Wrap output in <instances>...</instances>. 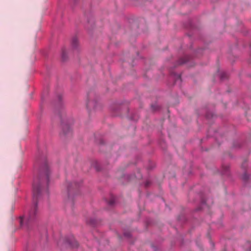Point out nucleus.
I'll return each mask as SVG.
<instances>
[{"instance_id":"f257e3e1","label":"nucleus","mask_w":251,"mask_h":251,"mask_svg":"<svg viewBox=\"0 0 251 251\" xmlns=\"http://www.w3.org/2000/svg\"><path fill=\"white\" fill-rule=\"evenodd\" d=\"M38 167V175L34 176L32 184V194L33 205L27 214L21 217L20 224L23 225L24 221L28 226L36 218L38 201L46 193L48 195V185L50 182V171L47 164L46 156L37 158L34 165V168Z\"/></svg>"},{"instance_id":"f03ea898","label":"nucleus","mask_w":251,"mask_h":251,"mask_svg":"<svg viewBox=\"0 0 251 251\" xmlns=\"http://www.w3.org/2000/svg\"><path fill=\"white\" fill-rule=\"evenodd\" d=\"M79 186L75 182L70 183L67 185L68 198L70 199L76 193Z\"/></svg>"},{"instance_id":"7ed1b4c3","label":"nucleus","mask_w":251,"mask_h":251,"mask_svg":"<svg viewBox=\"0 0 251 251\" xmlns=\"http://www.w3.org/2000/svg\"><path fill=\"white\" fill-rule=\"evenodd\" d=\"M92 95V92H89L88 94V101L87 102L86 106L87 108L90 110L92 109H95L97 105V101L95 100H92L91 99Z\"/></svg>"},{"instance_id":"20e7f679","label":"nucleus","mask_w":251,"mask_h":251,"mask_svg":"<svg viewBox=\"0 0 251 251\" xmlns=\"http://www.w3.org/2000/svg\"><path fill=\"white\" fill-rule=\"evenodd\" d=\"M66 243L72 248H76L78 246L77 242L75 240L73 236L66 238Z\"/></svg>"},{"instance_id":"39448f33","label":"nucleus","mask_w":251,"mask_h":251,"mask_svg":"<svg viewBox=\"0 0 251 251\" xmlns=\"http://www.w3.org/2000/svg\"><path fill=\"white\" fill-rule=\"evenodd\" d=\"M191 59V57L189 55H184L183 57L180 58L176 63L175 67L178 65L184 64Z\"/></svg>"},{"instance_id":"423d86ee","label":"nucleus","mask_w":251,"mask_h":251,"mask_svg":"<svg viewBox=\"0 0 251 251\" xmlns=\"http://www.w3.org/2000/svg\"><path fill=\"white\" fill-rule=\"evenodd\" d=\"M61 126L62 127L63 134L64 135H67L68 133L71 132V129L70 126L67 124H64V122L61 121Z\"/></svg>"},{"instance_id":"0eeeda50","label":"nucleus","mask_w":251,"mask_h":251,"mask_svg":"<svg viewBox=\"0 0 251 251\" xmlns=\"http://www.w3.org/2000/svg\"><path fill=\"white\" fill-rule=\"evenodd\" d=\"M86 223L92 226H96L98 224V222L95 219H90L87 220Z\"/></svg>"},{"instance_id":"6e6552de","label":"nucleus","mask_w":251,"mask_h":251,"mask_svg":"<svg viewBox=\"0 0 251 251\" xmlns=\"http://www.w3.org/2000/svg\"><path fill=\"white\" fill-rule=\"evenodd\" d=\"M78 45L77 38L76 37H73L72 40V46L74 49H76Z\"/></svg>"},{"instance_id":"1a4fd4ad","label":"nucleus","mask_w":251,"mask_h":251,"mask_svg":"<svg viewBox=\"0 0 251 251\" xmlns=\"http://www.w3.org/2000/svg\"><path fill=\"white\" fill-rule=\"evenodd\" d=\"M220 77L221 80H224L228 77V74L225 72H222L220 74Z\"/></svg>"},{"instance_id":"9d476101","label":"nucleus","mask_w":251,"mask_h":251,"mask_svg":"<svg viewBox=\"0 0 251 251\" xmlns=\"http://www.w3.org/2000/svg\"><path fill=\"white\" fill-rule=\"evenodd\" d=\"M61 57L63 61H65L67 59V55H66V52L65 49L63 48L62 49V54H61Z\"/></svg>"},{"instance_id":"9b49d317","label":"nucleus","mask_w":251,"mask_h":251,"mask_svg":"<svg viewBox=\"0 0 251 251\" xmlns=\"http://www.w3.org/2000/svg\"><path fill=\"white\" fill-rule=\"evenodd\" d=\"M223 172L224 174H226L229 170V166L228 165H222Z\"/></svg>"},{"instance_id":"f8f14e48","label":"nucleus","mask_w":251,"mask_h":251,"mask_svg":"<svg viewBox=\"0 0 251 251\" xmlns=\"http://www.w3.org/2000/svg\"><path fill=\"white\" fill-rule=\"evenodd\" d=\"M249 179V175H248L246 173H244L242 176V179L244 182H247Z\"/></svg>"},{"instance_id":"ddd939ff","label":"nucleus","mask_w":251,"mask_h":251,"mask_svg":"<svg viewBox=\"0 0 251 251\" xmlns=\"http://www.w3.org/2000/svg\"><path fill=\"white\" fill-rule=\"evenodd\" d=\"M115 202V199L114 197H112L111 199L107 202V203L110 206H112Z\"/></svg>"},{"instance_id":"4468645a","label":"nucleus","mask_w":251,"mask_h":251,"mask_svg":"<svg viewBox=\"0 0 251 251\" xmlns=\"http://www.w3.org/2000/svg\"><path fill=\"white\" fill-rule=\"evenodd\" d=\"M94 167L97 171H100L101 170V168L99 166V165L97 162H96L94 165Z\"/></svg>"},{"instance_id":"2eb2a0df","label":"nucleus","mask_w":251,"mask_h":251,"mask_svg":"<svg viewBox=\"0 0 251 251\" xmlns=\"http://www.w3.org/2000/svg\"><path fill=\"white\" fill-rule=\"evenodd\" d=\"M206 118L207 119H209L210 118H213L214 115L213 114H209L208 113H207L206 114Z\"/></svg>"},{"instance_id":"dca6fc26","label":"nucleus","mask_w":251,"mask_h":251,"mask_svg":"<svg viewBox=\"0 0 251 251\" xmlns=\"http://www.w3.org/2000/svg\"><path fill=\"white\" fill-rule=\"evenodd\" d=\"M124 235L125 236L128 238H129L131 236V234L130 232H125Z\"/></svg>"},{"instance_id":"f3484780","label":"nucleus","mask_w":251,"mask_h":251,"mask_svg":"<svg viewBox=\"0 0 251 251\" xmlns=\"http://www.w3.org/2000/svg\"><path fill=\"white\" fill-rule=\"evenodd\" d=\"M151 108L153 111H156V110H158V106L154 105H151Z\"/></svg>"},{"instance_id":"a211bd4d","label":"nucleus","mask_w":251,"mask_h":251,"mask_svg":"<svg viewBox=\"0 0 251 251\" xmlns=\"http://www.w3.org/2000/svg\"><path fill=\"white\" fill-rule=\"evenodd\" d=\"M151 184V182L149 180H147L146 181L145 183V187H149Z\"/></svg>"},{"instance_id":"6ab92c4d","label":"nucleus","mask_w":251,"mask_h":251,"mask_svg":"<svg viewBox=\"0 0 251 251\" xmlns=\"http://www.w3.org/2000/svg\"><path fill=\"white\" fill-rule=\"evenodd\" d=\"M58 100L59 101H61V99H62V96L61 95H59L58 96Z\"/></svg>"},{"instance_id":"aec40b11","label":"nucleus","mask_w":251,"mask_h":251,"mask_svg":"<svg viewBox=\"0 0 251 251\" xmlns=\"http://www.w3.org/2000/svg\"><path fill=\"white\" fill-rule=\"evenodd\" d=\"M99 143H100V144H104V142H103V140H102V139H100V142H99Z\"/></svg>"},{"instance_id":"412c9836","label":"nucleus","mask_w":251,"mask_h":251,"mask_svg":"<svg viewBox=\"0 0 251 251\" xmlns=\"http://www.w3.org/2000/svg\"><path fill=\"white\" fill-rule=\"evenodd\" d=\"M205 203H206V201H205V200H202L201 201V203H202V204H205Z\"/></svg>"},{"instance_id":"4be33fe9","label":"nucleus","mask_w":251,"mask_h":251,"mask_svg":"<svg viewBox=\"0 0 251 251\" xmlns=\"http://www.w3.org/2000/svg\"><path fill=\"white\" fill-rule=\"evenodd\" d=\"M177 78H178V79L181 80V75H177Z\"/></svg>"},{"instance_id":"5701e85b","label":"nucleus","mask_w":251,"mask_h":251,"mask_svg":"<svg viewBox=\"0 0 251 251\" xmlns=\"http://www.w3.org/2000/svg\"><path fill=\"white\" fill-rule=\"evenodd\" d=\"M200 210V209H197L196 210V211H199V210Z\"/></svg>"}]
</instances>
